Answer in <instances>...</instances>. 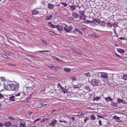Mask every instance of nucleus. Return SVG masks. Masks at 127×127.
Segmentation results:
<instances>
[{"instance_id":"obj_11","label":"nucleus","mask_w":127,"mask_h":127,"mask_svg":"<svg viewBox=\"0 0 127 127\" xmlns=\"http://www.w3.org/2000/svg\"><path fill=\"white\" fill-rule=\"evenodd\" d=\"M8 120H10L12 122V121H14L15 120H18V118L17 117H15V118H13L12 116H9L8 117Z\"/></svg>"},{"instance_id":"obj_61","label":"nucleus","mask_w":127,"mask_h":127,"mask_svg":"<svg viewBox=\"0 0 127 127\" xmlns=\"http://www.w3.org/2000/svg\"><path fill=\"white\" fill-rule=\"evenodd\" d=\"M48 24H49V25L50 26H51L52 24V23H51V22H48Z\"/></svg>"},{"instance_id":"obj_20","label":"nucleus","mask_w":127,"mask_h":127,"mask_svg":"<svg viewBox=\"0 0 127 127\" xmlns=\"http://www.w3.org/2000/svg\"><path fill=\"white\" fill-rule=\"evenodd\" d=\"M79 29L78 28H76L72 31V33L75 34H77L79 31Z\"/></svg>"},{"instance_id":"obj_44","label":"nucleus","mask_w":127,"mask_h":127,"mask_svg":"<svg viewBox=\"0 0 127 127\" xmlns=\"http://www.w3.org/2000/svg\"><path fill=\"white\" fill-rule=\"evenodd\" d=\"M0 99H4V97L3 95L0 93Z\"/></svg>"},{"instance_id":"obj_62","label":"nucleus","mask_w":127,"mask_h":127,"mask_svg":"<svg viewBox=\"0 0 127 127\" xmlns=\"http://www.w3.org/2000/svg\"><path fill=\"white\" fill-rule=\"evenodd\" d=\"M97 116L98 117L100 118H103L102 117V116H100L99 115H97Z\"/></svg>"},{"instance_id":"obj_40","label":"nucleus","mask_w":127,"mask_h":127,"mask_svg":"<svg viewBox=\"0 0 127 127\" xmlns=\"http://www.w3.org/2000/svg\"><path fill=\"white\" fill-rule=\"evenodd\" d=\"M74 52L76 54H82L81 52H80L79 51H74Z\"/></svg>"},{"instance_id":"obj_36","label":"nucleus","mask_w":127,"mask_h":127,"mask_svg":"<svg viewBox=\"0 0 127 127\" xmlns=\"http://www.w3.org/2000/svg\"><path fill=\"white\" fill-rule=\"evenodd\" d=\"M122 78L124 80H127V75L126 74L124 75Z\"/></svg>"},{"instance_id":"obj_10","label":"nucleus","mask_w":127,"mask_h":127,"mask_svg":"<svg viewBox=\"0 0 127 127\" xmlns=\"http://www.w3.org/2000/svg\"><path fill=\"white\" fill-rule=\"evenodd\" d=\"M101 77L102 78H108V75L106 73L104 72H101L100 73Z\"/></svg>"},{"instance_id":"obj_13","label":"nucleus","mask_w":127,"mask_h":127,"mask_svg":"<svg viewBox=\"0 0 127 127\" xmlns=\"http://www.w3.org/2000/svg\"><path fill=\"white\" fill-rule=\"evenodd\" d=\"M120 118L118 117V116L115 115L113 117V119L116 121L117 122H121V121H119Z\"/></svg>"},{"instance_id":"obj_57","label":"nucleus","mask_w":127,"mask_h":127,"mask_svg":"<svg viewBox=\"0 0 127 127\" xmlns=\"http://www.w3.org/2000/svg\"><path fill=\"white\" fill-rule=\"evenodd\" d=\"M115 54L116 55V56L118 58H120L121 57V56H120L118 54L116 53H115Z\"/></svg>"},{"instance_id":"obj_53","label":"nucleus","mask_w":127,"mask_h":127,"mask_svg":"<svg viewBox=\"0 0 127 127\" xmlns=\"http://www.w3.org/2000/svg\"><path fill=\"white\" fill-rule=\"evenodd\" d=\"M58 61L60 63L63 62V63H64V61L62 60L61 59H59V60H58Z\"/></svg>"},{"instance_id":"obj_54","label":"nucleus","mask_w":127,"mask_h":127,"mask_svg":"<svg viewBox=\"0 0 127 127\" xmlns=\"http://www.w3.org/2000/svg\"><path fill=\"white\" fill-rule=\"evenodd\" d=\"M52 58L55 59L56 60L58 61V60H59V58H58L57 57H54V56H52Z\"/></svg>"},{"instance_id":"obj_27","label":"nucleus","mask_w":127,"mask_h":127,"mask_svg":"<svg viewBox=\"0 0 127 127\" xmlns=\"http://www.w3.org/2000/svg\"><path fill=\"white\" fill-rule=\"evenodd\" d=\"M57 28L59 31H62L63 29V28L62 26H57Z\"/></svg>"},{"instance_id":"obj_64","label":"nucleus","mask_w":127,"mask_h":127,"mask_svg":"<svg viewBox=\"0 0 127 127\" xmlns=\"http://www.w3.org/2000/svg\"><path fill=\"white\" fill-rule=\"evenodd\" d=\"M43 119V120L42 121V122H43L44 121H45L48 120V119H47V118H44Z\"/></svg>"},{"instance_id":"obj_6","label":"nucleus","mask_w":127,"mask_h":127,"mask_svg":"<svg viewBox=\"0 0 127 127\" xmlns=\"http://www.w3.org/2000/svg\"><path fill=\"white\" fill-rule=\"evenodd\" d=\"M6 79L4 77H0V85H1L3 83L4 86V83L6 84L7 83V82L5 83V82H6Z\"/></svg>"},{"instance_id":"obj_63","label":"nucleus","mask_w":127,"mask_h":127,"mask_svg":"<svg viewBox=\"0 0 127 127\" xmlns=\"http://www.w3.org/2000/svg\"><path fill=\"white\" fill-rule=\"evenodd\" d=\"M3 124L2 123H0V127H3Z\"/></svg>"},{"instance_id":"obj_8","label":"nucleus","mask_w":127,"mask_h":127,"mask_svg":"<svg viewBox=\"0 0 127 127\" xmlns=\"http://www.w3.org/2000/svg\"><path fill=\"white\" fill-rule=\"evenodd\" d=\"M57 121L55 120H53L51 122L48 124V126H49L54 127L55 125L57 124Z\"/></svg>"},{"instance_id":"obj_43","label":"nucleus","mask_w":127,"mask_h":127,"mask_svg":"<svg viewBox=\"0 0 127 127\" xmlns=\"http://www.w3.org/2000/svg\"><path fill=\"white\" fill-rule=\"evenodd\" d=\"M84 11H83L81 10H80L79 12V13L81 15L84 14Z\"/></svg>"},{"instance_id":"obj_55","label":"nucleus","mask_w":127,"mask_h":127,"mask_svg":"<svg viewBox=\"0 0 127 127\" xmlns=\"http://www.w3.org/2000/svg\"><path fill=\"white\" fill-rule=\"evenodd\" d=\"M85 88L88 90H90V88L89 86H86L85 87Z\"/></svg>"},{"instance_id":"obj_41","label":"nucleus","mask_w":127,"mask_h":127,"mask_svg":"<svg viewBox=\"0 0 127 127\" xmlns=\"http://www.w3.org/2000/svg\"><path fill=\"white\" fill-rule=\"evenodd\" d=\"M112 25L115 27H117L118 26V24L116 22H115L112 24Z\"/></svg>"},{"instance_id":"obj_1","label":"nucleus","mask_w":127,"mask_h":127,"mask_svg":"<svg viewBox=\"0 0 127 127\" xmlns=\"http://www.w3.org/2000/svg\"><path fill=\"white\" fill-rule=\"evenodd\" d=\"M4 87L7 90L9 91H17L19 88V85L15 82H7L4 83Z\"/></svg>"},{"instance_id":"obj_37","label":"nucleus","mask_w":127,"mask_h":127,"mask_svg":"<svg viewBox=\"0 0 127 127\" xmlns=\"http://www.w3.org/2000/svg\"><path fill=\"white\" fill-rule=\"evenodd\" d=\"M52 69L53 70H55L57 71L59 69L58 67L57 66H53V67Z\"/></svg>"},{"instance_id":"obj_46","label":"nucleus","mask_w":127,"mask_h":127,"mask_svg":"<svg viewBox=\"0 0 127 127\" xmlns=\"http://www.w3.org/2000/svg\"><path fill=\"white\" fill-rule=\"evenodd\" d=\"M100 97H96V98H94L95 100H100Z\"/></svg>"},{"instance_id":"obj_28","label":"nucleus","mask_w":127,"mask_h":127,"mask_svg":"<svg viewBox=\"0 0 127 127\" xmlns=\"http://www.w3.org/2000/svg\"><path fill=\"white\" fill-rule=\"evenodd\" d=\"M69 3L68 2V3H66V2H62L61 4H62L64 6L66 7V6L68 5Z\"/></svg>"},{"instance_id":"obj_4","label":"nucleus","mask_w":127,"mask_h":127,"mask_svg":"<svg viewBox=\"0 0 127 127\" xmlns=\"http://www.w3.org/2000/svg\"><path fill=\"white\" fill-rule=\"evenodd\" d=\"M33 87H27L26 90V92L27 94L30 95H32V91L33 90Z\"/></svg>"},{"instance_id":"obj_31","label":"nucleus","mask_w":127,"mask_h":127,"mask_svg":"<svg viewBox=\"0 0 127 127\" xmlns=\"http://www.w3.org/2000/svg\"><path fill=\"white\" fill-rule=\"evenodd\" d=\"M52 16L51 14L47 16H46V19L48 20H50L52 17Z\"/></svg>"},{"instance_id":"obj_56","label":"nucleus","mask_w":127,"mask_h":127,"mask_svg":"<svg viewBox=\"0 0 127 127\" xmlns=\"http://www.w3.org/2000/svg\"><path fill=\"white\" fill-rule=\"evenodd\" d=\"M70 119L73 121H74L75 120V118L73 117H71Z\"/></svg>"},{"instance_id":"obj_42","label":"nucleus","mask_w":127,"mask_h":127,"mask_svg":"<svg viewBox=\"0 0 127 127\" xmlns=\"http://www.w3.org/2000/svg\"><path fill=\"white\" fill-rule=\"evenodd\" d=\"M94 21L95 22L98 23V24H99L100 20L98 19H94Z\"/></svg>"},{"instance_id":"obj_60","label":"nucleus","mask_w":127,"mask_h":127,"mask_svg":"<svg viewBox=\"0 0 127 127\" xmlns=\"http://www.w3.org/2000/svg\"><path fill=\"white\" fill-rule=\"evenodd\" d=\"M78 32H79V34L82 35H83L82 33V32H81V31H79H79H78Z\"/></svg>"},{"instance_id":"obj_23","label":"nucleus","mask_w":127,"mask_h":127,"mask_svg":"<svg viewBox=\"0 0 127 127\" xmlns=\"http://www.w3.org/2000/svg\"><path fill=\"white\" fill-rule=\"evenodd\" d=\"M19 127H26L25 122L21 123L19 126Z\"/></svg>"},{"instance_id":"obj_32","label":"nucleus","mask_w":127,"mask_h":127,"mask_svg":"<svg viewBox=\"0 0 127 127\" xmlns=\"http://www.w3.org/2000/svg\"><path fill=\"white\" fill-rule=\"evenodd\" d=\"M117 99V101L118 102V103L119 104L122 103L124 101V100H123L122 99H121L118 98Z\"/></svg>"},{"instance_id":"obj_21","label":"nucleus","mask_w":127,"mask_h":127,"mask_svg":"<svg viewBox=\"0 0 127 127\" xmlns=\"http://www.w3.org/2000/svg\"><path fill=\"white\" fill-rule=\"evenodd\" d=\"M9 100H10L11 101H15V99L14 95L11 96L10 97H9Z\"/></svg>"},{"instance_id":"obj_39","label":"nucleus","mask_w":127,"mask_h":127,"mask_svg":"<svg viewBox=\"0 0 127 127\" xmlns=\"http://www.w3.org/2000/svg\"><path fill=\"white\" fill-rule=\"evenodd\" d=\"M93 22L92 21H91L88 20H86L85 22H84L85 24L87 23H91Z\"/></svg>"},{"instance_id":"obj_5","label":"nucleus","mask_w":127,"mask_h":127,"mask_svg":"<svg viewBox=\"0 0 127 127\" xmlns=\"http://www.w3.org/2000/svg\"><path fill=\"white\" fill-rule=\"evenodd\" d=\"M64 29L66 32H69L71 30L73 29V27L71 26H68L66 25L64 27Z\"/></svg>"},{"instance_id":"obj_26","label":"nucleus","mask_w":127,"mask_h":127,"mask_svg":"<svg viewBox=\"0 0 127 127\" xmlns=\"http://www.w3.org/2000/svg\"><path fill=\"white\" fill-rule=\"evenodd\" d=\"M105 99L107 101H112L113 100V99L111 98L109 96L105 98Z\"/></svg>"},{"instance_id":"obj_47","label":"nucleus","mask_w":127,"mask_h":127,"mask_svg":"<svg viewBox=\"0 0 127 127\" xmlns=\"http://www.w3.org/2000/svg\"><path fill=\"white\" fill-rule=\"evenodd\" d=\"M72 81H74L76 80V78L75 77H73L71 78Z\"/></svg>"},{"instance_id":"obj_24","label":"nucleus","mask_w":127,"mask_h":127,"mask_svg":"<svg viewBox=\"0 0 127 127\" xmlns=\"http://www.w3.org/2000/svg\"><path fill=\"white\" fill-rule=\"evenodd\" d=\"M90 73H89V72L88 73L84 74L83 75V77H84L85 78H86L87 77L90 76Z\"/></svg>"},{"instance_id":"obj_18","label":"nucleus","mask_w":127,"mask_h":127,"mask_svg":"<svg viewBox=\"0 0 127 127\" xmlns=\"http://www.w3.org/2000/svg\"><path fill=\"white\" fill-rule=\"evenodd\" d=\"M63 70L67 72H69L71 71L70 68L67 67L64 68V69Z\"/></svg>"},{"instance_id":"obj_45","label":"nucleus","mask_w":127,"mask_h":127,"mask_svg":"<svg viewBox=\"0 0 127 127\" xmlns=\"http://www.w3.org/2000/svg\"><path fill=\"white\" fill-rule=\"evenodd\" d=\"M85 114L82 113L81 112H79L78 113V115L79 116L84 115Z\"/></svg>"},{"instance_id":"obj_59","label":"nucleus","mask_w":127,"mask_h":127,"mask_svg":"<svg viewBox=\"0 0 127 127\" xmlns=\"http://www.w3.org/2000/svg\"><path fill=\"white\" fill-rule=\"evenodd\" d=\"M99 125H101V120H99L98 122Z\"/></svg>"},{"instance_id":"obj_2","label":"nucleus","mask_w":127,"mask_h":127,"mask_svg":"<svg viewBox=\"0 0 127 127\" xmlns=\"http://www.w3.org/2000/svg\"><path fill=\"white\" fill-rule=\"evenodd\" d=\"M24 95L23 93H17V94H14V96L15 99V101H19L20 99L23 98Z\"/></svg>"},{"instance_id":"obj_17","label":"nucleus","mask_w":127,"mask_h":127,"mask_svg":"<svg viewBox=\"0 0 127 127\" xmlns=\"http://www.w3.org/2000/svg\"><path fill=\"white\" fill-rule=\"evenodd\" d=\"M86 17L85 14L82 15L79 17V19L81 20H84L86 18Z\"/></svg>"},{"instance_id":"obj_14","label":"nucleus","mask_w":127,"mask_h":127,"mask_svg":"<svg viewBox=\"0 0 127 127\" xmlns=\"http://www.w3.org/2000/svg\"><path fill=\"white\" fill-rule=\"evenodd\" d=\"M72 15L74 18L76 19L78 18L79 17V15L74 12H72Z\"/></svg>"},{"instance_id":"obj_3","label":"nucleus","mask_w":127,"mask_h":127,"mask_svg":"<svg viewBox=\"0 0 127 127\" xmlns=\"http://www.w3.org/2000/svg\"><path fill=\"white\" fill-rule=\"evenodd\" d=\"M68 118L67 116L65 115L59 118V120L60 122H63L64 123L67 122L66 120Z\"/></svg>"},{"instance_id":"obj_19","label":"nucleus","mask_w":127,"mask_h":127,"mask_svg":"<svg viewBox=\"0 0 127 127\" xmlns=\"http://www.w3.org/2000/svg\"><path fill=\"white\" fill-rule=\"evenodd\" d=\"M117 50L118 52L121 53H124L125 52V50H124L118 48L117 49Z\"/></svg>"},{"instance_id":"obj_48","label":"nucleus","mask_w":127,"mask_h":127,"mask_svg":"<svg viewBox=\"0 0 127 127\" xmlns=\"http://www.w3.org/2000/svg\"><path fill=\"white\" fill-rule=\"evenodd\" d=\"M49 32V34L51 35H54L55 34V33L52 31H50Z\"/></svg>"},{"instance_id":"obj_35","label":"nucleus","mask_w":127,"mask_h":127,"mask_svg":"<svg viewBox=\"0 0 127 127\" xmlns=\"http://www.w3.org/2000/svg\"><path fill=\"white\" fill-rule=\"evenodd\" d=\"M41 40L44 45L46 46L47 45V42L42 39H41Z\"/></svg>"},{"instance_id":"obj_25","label":"nucleus","mask_w":127,"mask_h":127,"mask_svg":"<svg viewBox=\"0 0 127 127\" xmlns=\"http://www.w3.org/2000/svg\"><path fill=\"white\" fill-rule=\"evenodd\" d=\"M48 6L49 8L50 9H52L54 7V5L50 3H49L48 5Z\"/></svg>"},{"instance_id":"obj_7","label":"nucleus","mask_w":127,"mask_h":127,"mask_svg":"<svg viewBox=\"0 0 127 127\" xmlns=\"http://www.w3.org/2000/svg\"><path fill=\"white\" fill-rule=\"evenodd\" d=\"M91 84L94 86L97 85L98 83V81L96 79H92L91 82Z\"/></svg>"},{"instance_id":"obj_49","label":"nucleus","mask_w":127,"mask_h":127,"mask_svg":"<svg viewBox=\"0 0 127 127\" xmlns=\"http://www.w3.org/2000/svg\"><path fill=\"white\" fill-rule=\"evenodd\" d=\"M62 87V86L60 83H59L57 85V87L59 88H60Z\"/></svg>"},{"instance_id":"obj_15","label":"nucleus","mask_w":127,"mask_h":127,"mask_svg":"<svg viewBox=\"0 0 127 127\" xmlns=\"http://www.w3.org/2000/svg\"><path fill=\"white\" fill-rule=\"evenodd\" d=\"M71 123L68 122L67 121V122L65 123V126L66 127H71L72 125Z\"/></svg>"},{"instance_id":"obj_22","label":"nucleus","mask_w":127,"mask_h":127,"mask_svg":"<svg viewBox=\"0 0 127 127\" xmlns=\"http://www.w3.org/2000/svg\"><path fill=\"white\" fill-rule=\"evenodd\" d=\"M111 105L113 107H116L117 106V102H112L111 103Z\"/></svg>"},{"instance_id":"obj_9","label":"nucleus","mask_w":127,"mask_h":127,"mask_svg":"<svg viewBox=\"0 0 127 127\" xmlns=\"http://www.w3.org/2000/svg\"><path fill=\"white\" fill-rule=\"evenodd\" d=\"M69 7L70 8V9L72 11H74L76 9V7L77 8V7H78L79 9L80 8V7L78 5H69Z\"/></svg>"},{"instance_id":"obj_51","label":"nucleus","mask_w":127,"mask_h":127,"mask_svg":"<svg viewBox=\"0 0 127 127\" xmlns=\"http://www.w3.org/2000/svg\"><path fill=\"white\" fill-rule=\"evenodd\" d=\"M53 65H48V67L49 68L52 69L53 67Z\"/></svg>"},{"instance_id":"obj_16","label":"nucleus","mask_w":127,"mask_h":127,"mask_svg":"<svg viewBox=\"0 0 127 127\" xmlns=\"http://www.w3.org/2000/svg\"><path fill=\"white\" fill-rule=\"evenodd\" d=\"M38 11L34 9L32 10V13L33 15H36L39 13Z\"/></svg>"},{"instance_id":"obj_29","label":"nucleus","mask_w":127,"mask_h":127,"mask_svg":"<svg viewBox=\"0 0 127 127\" xmlns=\"http://www.w3.org/2000/svg\"><path fill=\"white\" fill-rule=\"evenodd\" d=\"M43 105V104L40 103L37 105L36 107L37 108H41L42 107Z\"/></svg>"},{"instance_id":"obj_50","label":"nucleus","mask_w":127,"mask_h":127,"mask_svg":"<svg viewBox=\"0 0 127 127\" xmlns=\"http://www.w3.org/2000/svg\"><path fill=\"white\" fill-rule=\"evenodd\" d=\"M94 37H95V38H99V36L98 35H96L95 33H94Z\"/></svg>"},{"instance_id":"obj_12","label":"nucleus","mask_w":127,"mask_h":127,"mask_svg":"<svg viewBox=\"0 0 127 127\" xmlns=\"http://www.w3.org/2000/svg\"><path fill=\"white\" fill-rule=\"evenodd\" d=\"M4 125L6 127H9L12 126V124L10 122H8L4 123Z\"/></svg>"},{"instance_id":"obj_33","label":"nucleus","mask_w":127,"mask_h":127,"mask_svg":"<svg viewBox=\"0 0 127 127\" xmlns=\"http://www.w3.org/2000/svg\"><path fill=\"white\" fill-rule=\"evenodd\" d=\"M117 75L115 74H113L112 75V78H113V79H114V80L115 79V77H117V78H119V76H117Z\"/></svg>"},{"instance_id":"obj_52","label":"nucleus","mask_w":127,"mask_h":127,"mask_svg":"<svg viewBox=\"0 0 127 127\" xmlns=\"http://www.w3.org/2000/svg\"><path fill=\"white\" fill-rule=\"evenodd\" d=\"M68 19L73 21L74 20V18L72 17H68Z\"/></svg>"},{"instance_id":"obj_30","label":"nucleus","mask_w":127,"mask_h":127,"mask_svg":"<svg viewBox=\"0 0 127 127\" xmlns=\"http://www.w3.org/2000/svg\"><path fill=\"white\" fill-rule=\"evenodd\" d=\"M98 24L102 26H104L105 25V23L101 21L100 20V21Z\"/></svg>"},{"instance_id":"obj_34","label":"nucleus","mask_w":127,"mask_h":127,"mask_svg":"<svg viewBox=\"0 0 127 127\" xmlns=\"http://www.w3.org/2000/svg\"><path fill=\"white\" fill-rule=\"evenodd\" d=\"M90 118L92 120H94L95 119V115L94 114H92L90 116Z\"/></svg>"},{"instance_id":"obj_38","label":"nucleus","mask_w":127,"mask_h":127,"mask_svg":"<svg viewBox=\"0 0 127 127\" xmlns=\"http://www.w3.org/2000/svg\"><path fill=\"white\" fill-rule=\"evenodd\" d=\"M107 25L108 27H112V25L111 24V23H107Z\"/></svg>"},{"instance_id":"obj_58","label":"nucleus","mask_w":127,"mask_h":127,"mask_svg":"<svg viewBox=\"0 0 127 127\" xmlns=\"http://www.w3.org/2000/svg\"><path fill=\"white\" fill-rule=\"evenodd\" d=\"M88 120V118H87L86 119H84V121L85 123H86L87 121V120Z\"/></svg>"}]
</instances>
